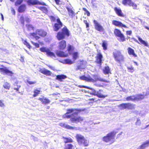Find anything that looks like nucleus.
Returning a JSON list of instances; mask_svg holds the SVG:
<instances>
[{"instance_id":"1","label":"nucleus","mask_w":149,"mask_h":149,"mask_svg":"<svg viewBox=\"0 0 149 149\" xmlns=\"http://www.w3.org/2000/svg\"><path fill=\"white\" fill-rule=\"evenodd\" d=\"M83 111L81 109H69L67 110L66 112L63 116V118H70V120L72 123H81L84 121L85 118L78 116V113Z\"/></svg>"},{"instance_id":"2","label":"nucleus","mask_w":149,"mask_h":149,"mask_svg":"<svg viewBox=\"0 0 149 149\" xmlns=\"http://www.w3.org/2000/svg\"><path fill=\"white\" fill-rule=\"evenodd\" d=\"M70 35V32L66 26L63 27L61 29V31L58 32L56 36V38L58 40H61L58 44V48L61 50L65 49L66 47L67 44L66 41L63 39L65 38V37H69Z\"/></svg>"},{"instance_id":"3","label":"nucleus","mask_w":149,"mask_h":149,"mask_svg":"<svg viewBox=\"0 0 149 149\" xmlns=\"http://www.w3.org/2000/svg\"><path fill=\"white\" fill-rule=\"evenodd\" d=\"M92 77L89 74L87 75L86 76L85 75H83L80 76L79 78L81 80L85 81L88 82H92L93 83H94L98 81L106 83L109 82V81L104 80L99 77V76L96 74H92Z\"/></svg>"},{"instance_id":"4","label":"nucleus","mask_w":149,"mask_h":149,"mask_svg":"<svg viewBox=\"0 0 149 149\" xmlns=\"http://www.w3.org/2000/svg\"><path fill=\"white\" fill-rule=\"evenodd\" d=\"M115 61L120 64H122L125 62V58L121 52L118 50H115L113 53Z\"/></svg>"},{"instance_id":"5","label":"nucleus","mask_w":149,"mask_h":149,"mask_svg":"<svg viewBox=\"0 0 149 149\" xmlns=\"http://www.w3.org/2000/svg\"><path fill=\"white\" fill-rule=\"evenodd\" d=\"M116 134V132L114 131L109 132L103 137V141L107 143H109L110 144L113 143L115 141V138Z\"/></svg>"},{"instance_id":"6","label":"nucleus","mask_w":149,"mask_h":149,"mask_svg":"<svg viewBox=\"0 0 149 149\" xmlns=\"http://www.w3.org/2000/svg\"><path fill=\"white\" fill-rule=\"evenodd\" d=\"M37 34L41 37H45L47 36V33L42 29H37L36 31V33H31L29 35L30 36L33 37L36 40H38L40 38V37L37 35Z\"/></svg>"},{"instance_id":"7","label":"nucleus","mask_w":149,"mask_h":149,"mask_svg":"<svg viewBox=\"0 0 149 149\" xmlns=\"http://www.w3.org/2000/svg\"><path fill=\"white\" fill-rule=\"evenodd\" d=\"M75 138L79 145H82L84 147H87L89 145V142L85 139L84 136L79 134H76Z\"/></svg>"},{"instance_id":"8","label":"nucleus","mask_w":149,"mask_h":149,"mask_svg":"<svg viewBox=\"0 0 149 149\" xmlns=\"http://www.w3.org/2000/svg\"><path fill=\"white\" fill-rule=\"evenodd\" d=\"M62 139L63 140L64 143L63 149H74V145L70 143L73 142V140L70 137H65L63 136Z\"/></svg>"},{"instance_id":"9","label":"nucleus","mask_w":149,"mask_h":149,"mask_svg":"<svg viewBox=\"0 0 149 149\" xmlns=\"http://www.w3.org/2000/svg\"><path fill=\"white\" fill-rule=\"evenodd\" d=\"M144 98V95L141 94H138L127 96L126 98V100L127 101H140Z\"/></svg>"},{"instance_id":"10","label":"nucleus","mask_w":149,"mask_h":149,"mask_svg":"<svg viewBox=\"0 0 149 149\" xmlns=\"http://www.w3.org/2000/svg\"><path fill=\"white\" fill-rule=\"evenodd\" d=\"M118 107L120 110H134L135 108V104L131 103H123L120 104Z\"/></svg>"},{"instance_id":"11","label":"nucleus","mask_w":149,"mask_h":149,"mask_svg":"<svg viewBox=\"0 0 149 149\" xmlns=\"http://www.w3.org/2000/svg\"><path fill=\"white\" fill-rule=\"evenodd\" d=\"M114 33L116 37L119 38L120 41L123 42L126 40L125 36L119 29H115L114 31Z\"/></svg>"},{"instance_id":"12","label":"nucleus","mask_w":149,"mask_h":149,"mask_svg":"<svg viewBox=\"0 0 149 149\" xmlns=\"http://www.w3.org/2000/svg\"><path fill=\"white\" fill-rule=\"evenodd\" d=\"M26 3L27 5L29 6L34 5L47 6L45 2H40L38 0H27L26 1Z\"/></svg>"},{"instance_id":"13","label":"nucleus","mask_w":149,"mask_h":149,"mask_svg":"<svg viewBox=\"0 0 149 149\" xmlns=\"http://www.w3.org/2000/svg\"><path fill=\"white\" fill-rule=\"evenodd\" d=\"M56 22L57 23H55L53 26V30L55 31H57L63 26L62 23L59 18L56 19Z\"/></svg>"},{"instance_id":"14","label":"nucleus","mask_w":149,"mask_h":149,"mask_svg":"<svg viewBox=\"0 0 149 149\" xmlns=\"http://www.w3.org/2000/svg\"><path fill=\"white\" fill-rule=\"evenodd\" d=\"M95 63L101 67L102 63V59L103 58V56L102 54L100 53H97L95 57Z\"/></svg>"},{"instance_id":"15","label":"nucleus","mask_w":149,"mask_h":149,"mask_svg":"<svg viewBox=\"0 0 149 149\" xmlns=\"http://www.w3.org/2000/svg\"><path fill=\"white\" fill-rule=\"evenodd\" d=\"M93 22L94 24L95 29L96 30L100 32H103L104 31V29L103 27L97 21L94 20Z\"/></svg>"},{"instance_id":"16","label":"nucleus","mask_w":149,"mask_h":149,"mask_svg":"<svg viewBox=\"0 0 149 149\" xmlns=\"http://www.w3.org/2000/svg\"><path fill=\"white\" fill-rule=\"evenodd\" d=\"M112 24L115 26L119 27H124L126 28H128L127 26L123 24L121 22L117 20H113L112 21Z\"/></svg>"},{"instance_id":"17","label":"nucleus","mask_w":149,"mask_h":149,"mask_svg":"<svg viewBox=\"0 0 149 149\" xmlns=\"http://www.w3.org/2000/svg\"><path fill=\"white\" fill-rule=\"evenodd\" d=\"M0 72L2 73H5L10 76H12L13 74V73L12 71L9 70L6 67L0 68Z\"/></svg>"},{"instance_id":"18","label":"nucleus","mask_w":149,"mask_h":149,"mask_svg":"<svg viewBox=\"0 0 149 149\" xmlns=\"http://www.w3.org/2000/svg\"><path fill=\"white\" fill-rule=\"evenodd\" d=\"M38 100L42 102L43 104H49L50 102V100L47 98L42 96V97H39Z\"/></svg>"},{"instance_id":"19","label":"nucleus","mask_w":149,"mask_h":149,"mask_svg":"<svg viewBox=\"0 0 149 149\" xmlns=\"http://www.w3.org/2000/svg\"><path fill=\"white\" fill-rule=\"evenodd\" d=\"M103 92L102 90H100L99 91H97L96 94H94V95H96L99 98H104L107 96V95H104L102 93Z\"/></svg>"},{"instance_id":"20","label":"nucleus","mask_w":149,"mask_h":149,"mask_svg":"<svg viewBox=\"0 0 149 149\" xmlns=\"http://www.w3.org/2000/svg\"><path fill=\"white\" fill-rule=\"evenodd\" d=\"M39 72L47 76H50L52 74V73L50 71L45 68L40 69L39 70Z\"/></svg>"},{"instance_id":"21","label":"nucleus","mask_w":149,"mask_h":149,"mask_svg":"<svg viewBox=\"0 0 149 149\" xmlns=\"http://www.w3.org/2000/svg\"><path fill=\"white\" fill-rule=\"evenodd\" d=\"M138 39L140 42H139L137 40H134L136 42L138 43L139 44L141 45H143L145 46L148 47V43L145 41L143 40L141 37L138 36Z\"/></svg>"},{"instance_id":"22","label":"nucleus","mask_w":149,"mask_h":149,"mask_svg":"<svg viewBox=\"0 0 149 149\" xmlns=\"http://www.w3.org/2000/svg\"><path fill=\"white\" fill-rule=\"evenodd\" d=\"M75 48L74 47L70 44H68L67 47V51L69 55L71 54L74 51Z\"/></svg>"},{"instance_id":"23","label":"nucleus","mask_w":149,"mask_h":149,"mask_svg":"<svg viewBox=\"0 0 149 149\" xmlns=\"http://www.w3.org/2000/svg\"><path fill=\"white\" fill-rule=\"evenodd\" d=\"M114 10L118 16L121 17H124V15L123 13L121 10L120 8H118L115 7L114 8Z\"/></svg>"},{"instance_id":"24","label":"nucleus","mask_w":149,"mask_h":149,"mask_svg":"<svg viewBox=\"0 0 149 149\" xmlns=\"http://www.w3.org/2000/svg\"><path fill=\"white\" fill-rule=\"evenodd\" d=\"M56 54L58 56L61 57H67L68 56V54H65L64 52L60 51L56 52Z\"/></svg>"},{"instance_id":"25","label":"nucleus","mask_w":149,"mask_h":149,"mask_svg":"<svg viewBox=\"0 0 149 149\" xmlns=\"http://www.w3.org/2000/svg\"><path fill=\"white\" fill-rule=\"evenodd\" d=\"M128 53L130 55H132L134 57H137V55L135 53L134 50L130 47L127 49Z\"/></svg>"},{"instance_id":"26","label":"nucleus","mask_w":149,"mask_h":149,"mask_svg":"<svg viewBox=\"0 0 149 149\" xmlns=\"http://www.w3.org/2000/svg\"><path fill=\"white\" fill-rule=\"evenodd\" d=\"M26 9V6L25 4H22L20 5L18 8V11L19 13L24 12Z\"/></svg>"},{"instance_id":"27","label":"nucleus","mask_w":149,"mask_h":149,"mask_svg":"<svg viewBox=\"0 0 149 149\" xmlns=\"http://www.w3.org/2000/svg\"><path fill=\"white\" fill-rule=\"evenodd\" d=\"M67 78L66 75L64 74H60L57 75L56 76V79L59 81H62L63 79H64Z\"/></svg>"},{"instance_id":"28","label":"nucleus","mask_w":149,"mask_h":149,"mask_svg":"<svg viewBox=\"0 0 149 149\" xmlns=\"http://www.w3.org/2000/svg\"><path fill=\"white\" fill-rule=\"evenodd\" d=\"M103 72L105 74H111L110 69L108 66H106L104 67L103 70Z\"/></svg>"},{"instance_id":"29","label":"nucleus","mask_w":149,"mask_h":149,"mask_svg":"<svg viewBox=\"0 0 149 149\" xmlns=\"http://www.w3.org/2000/svg\"><path fill=\"white\" fill-rule=\"evenodd\" d=\"M46 55L48 56L55 57L56 56L54 53L52 52L50 49H48L46 52Z\"/></svg>"},{"instance_id":"30","label":"nucleus","mask_w":149,"mask_h":149,"mask_svg":"<svg viewBox=\"0 0 149 149\" xmlns=\"http://www.w3.org/2000/svg\"><path fill=\"white\" fill-rule=\"evenodd\" d=\"M66 8L68 12L69 15L73 17L74 15V13L72 9L68 7H66Z\"/></svg>"},{"instance_id":"31","label":"nucleus","mask_w":149,"mask_h":149,"mask_svg":"<svg viewBox=\"0 0 149 149\" xmlns=\"http://www.w3.org/2000/svg\"><path fill=\"white\" fill-rule=\"evenodd\" d=\"M79 61L80 62V65L77 66L76 68L75 69L76 71L83 69L82 67L83 65L84 64V61L83 60H80Z\"/></svg>"},{"instance_id":"32","label":"nucleus","mask_w":149,"mask_h":149,"mask_svg":"<svg viewBox=\"0 0 149 149\" xmlns=\"http://www.w3.org/2000/svg\"><path fill=\"white\" fill-rule=\"evenodd\" d=\"M31 42L33 45L35 46L36 47L38 48L40 47V44L42 45L44 44L43 42H41L39 41H38V42L39 43L35 42L33 41H31Z\"/></svg>"},{"instance_id":"33","label":"nucleus","mask_w":149,"mask_h":149,"mask_svg":"<svg viewBox=\"0 0 149 149\" xmlns=\"http://www.w3.org/2000/svg\"><path fill=\"white\" fill-rule=\"evenodd\" d=\"M107 42L106 40H103L102 44V46L104 50H106L107 49Z\"/></svg>"},{"instance_id":"34","label":"nucleus","mask_w":149,"mask_h":149,"mask_svg":"<svg viewBox=\"0 0 149 149\" xmlns=\"http://www.w3.org/2000/svg\"><path fill=\"white\" fill-rule=\"evenodd\" d=\"M38 8L40 9L41 11H42L44 13H46L48 12V10L47 8L44 6H40L38 7Z\"/></svg>"},{"instance_id":"35","label":"nucleus","mask_w":149,"mask_h":149,"mask_svg":"<svg viewBox=\"0 0 149 149\" xmlns=\"http://www.w3.org/2000/svg\"><path fill=\"white\" fill-rule=\"evenodd\" d=\"M72 54V58L75 61L79 57V53L78 52H73Z\"/></svg>"},{"instance_id":"36","label":"nucleus","mask_w":149,"mask_h":149,"mask_svg":"<svg viewBox=\"0 0 149 149\" xmlns=\"http://www.w3.org/2000/svg\"><path fill=\"white\" fill-rule=\"evenodd\" d=\"M39 90L37 89H35L34 90L33 92L34 94L33 95V97H36V96H38L39 94L40 93V88H39Z\"/></svg>"},{"instance_id":"37","label":"nucleus","mask_w":149,"mask_h":149,"mask_svg":"<svg viewBox=\"0 0 149 149\" xmlns=\"http://www.w3.org/2000/svg\"><path fill=\"white\" fill-rule=\"evenodd\" d=\"M132 0H123L122 3L125 6L129 5L131 3Z\"/></svg>"},{"instance_id":"38","label":"nucleus","mask_w":149,"mask_h":149,"mask_svg":"<svg viewBox=\"0 0 149 149\" xmlns=\"http://www.w3.org/2000/svg\"><path fill=\"white\" fill-rule=\"evenodd\" d=\"M26 26L27 29L28 31H31V30H34L35 29L34 27L31 24H27L26 25Z\"/></svg>"},{"instance_id":"39","label":"nucleus","mask_w":149,"mask_h":149,"mask_svg":"<svg viewBox=\"0 0 149 149\" xmlns=\"http://www.w3.org/2000/svg\"><path fill=\"white\" fill-rule=\"evenodd\" d=\"M65 63L66 64L71 65L74 62L72 61L71 59L67 58L64 60Z\"/></svg>"},{"instance_id":"40","label":"nucleus","mask_w":149,"mask_h":149,"mask_svg":"<svg viewBox=\"0 0 149 149\" xmlns=\"http://www.w3.org/2000/svg\"><path fill=\"white\" fill-rule=\"evenodd\" d=\"M130 6H132L133 7V8L134 9H137V6L136 4L134 2H131V3L128 5Z\"/></svg>"},{"instance_id":"41","label":"nucleus","mask_w":149,"mask_h":149,"mask_svg":"<svg viewBox=\"0 0 149 149\" xmlns=\"http://www.w3.org/2000/svg\"><path fill=\"white\" fill-rule=\"evenodd\" d=\"M19 21L20 23L22 24L23 25L24 24V18L23 15H22L19 19Z\"/></svg>"},{"instance_id":"42","label":"nucleus","mask_w":149,"mask_h":149,"mask_svg":"<svg viewBox=\"0 0 149 149\" xmlns=\"http://www.w3.org/2000/svg\"><path fill=\"white\" fill-rule=\"evenodd\" d=\"M3 87L5 89L9 90L10 88V86L8 83L6 82L4 84Z\"/></svg>"},{"instance_id":"43","label":"nucleus","mask_w":149,"mask_h":149,"mask_svg":"<svg viewBox=\"0 0 149 149\" xmlns=\"http://www.w3.org/2000/svg\"><path fill=\"white\" fill-rule=\"evenodd\" d=\"M23 43L24 44L26 45V47L29 49H30L31 48V46L30 45L26 40H24Z\"/></svg>"},{"instance_id":"44","label":"nucleus","mask_w":149,"mask_h":149,"mask_svg":"<svg viewBox=\"0 0 149 149\" xmlns=\"http://www.w3.org/2000/svg\"><path fill=\"white\" fill-rule=\"evenodd\" d=\"M23 1V0H16L15 5V6H18L20 5Z\"/></svg>"},{"instance_id":"45","label":"nucleus","mask_w":149,"mask_h":149,"mask_svg":"<svg viewBox=\"0 0 149 149\" xmlns=\"http://www.w3.org/2000/svg\"><path fill=\"white\" fill-rule=\"evenodd\" d=\"M127 69L130 72L132 73L134 71V67L131 65L130 67H127Z\"/></svg>"},{"instance_id":"46","label":"nucleus","mask_w":149,"mask_h":149,"mask_svg":"<svg viewBox=\"0 0 149 149\" xmlns=\"http://www.w3.org/2000/svg\"><path fill=\"white\" fill-rule=\"evenodd\" d=\"M48 48L45 47H42L40 48V50L43 52H46Z\"/></svg>"},{"instance_id":"47","label":"nucleus","mask_w":149,"mask_h":149,"mask_svg":"<svg viewBox=\"0 0 149 149\" xmlns=\"http://www.w3.org/2000/svg\"><path fill=\"white\" fill-rule=\"evenodd\" d=\"M63 126L66 129L70 130H73L74 128L68 125H66L65 126V124H63Z\"/></svg>"},{"instance_id":"48","label":"nucleus","mask_w":149,"mask_h":149,"mask_svg":"<svg viewBox=\"0 0 149 149\" xmlns=\"http://www.w3.org/2000/svg\"><path fill=\"white\" fill-rule=\"evenodd\" d=\"M49 18L52 22H54L56 20L55 17L51 15L49 16Z\"/></svg>"},{"instance_id":"49","label":"nucleus","mask_w":149,"mask_h":149,"mask_svg":"<svg viewBox=\"0 0 149 149\" xmlns=\"http://www.w3.org/2000/svg\"><path fill=\"white\" fill-rule=\"evenodd\" d=\"M82 10L85 12V13L88 16H89L90 15V12L88 10L85 8H82Z\"/></svg>"},{"instance_id":"50","label":"nucleus","mask_w":149,"mask_h":149,"mask_svg":"<svg viewBox=\"0 0 149 149\" xmlns=\"http://www.w3.org/2000/svg\"><path fill=\"white\" fill-rule=\"evenodd\" d=\"M142 143L146 148L149 146V140L143 142Z\"/></svg>"},{"instance_id":"51","label":"nucleus","mask_w":149,"mask_h":149,"mask_svg":"<svg viewBox=\"0 0 149 149\" xmlns=\"http://www.w3.org/2000/svg\"><path fill=\"white\" fill-rule=\"evenodd\" d=\"M15 86H17V87H14V89L15 90H16L17 91H18L19 89V88L20 87V85H17V83H16Z\"/></svg>"},{"instance_id":"52","label":"nucleus","mask_w":149,"mask_h":149,"mask_svg":"<svg viewBox=\"0 0 149 149\" xmlns=\"http://www.w3.org/2000/svg\"><path fill=\"white\" fill-rule=\"evenodd\" d=\"M146 148L143 145L142 143L139 147L136 149H144Z\"/></svg>"},{"instance_id":"53","label":"nucleus","mask_w":149,"mask_h":149,"mask_svg":"<svg viewBox=\"0 0 149 149\" xmlns=\"http://www.w3.org/2000/svg\"><path fill=\"white\" fill-rule=\"evenodd\" d=\"M26 81L27 83L30 85L34 84L36 83V82L35 81H30L29 80H27Z\"/></svg>"},{"instance_id":"54","label":"nucleus","mask_w":149,"mask_h":149,"mask_svg":"<svg viewBox=\"0 0 149 149\" xmlns=\"http://www.w3.org/2000/svg\"><path fill=\"white\" fill-rule=\"evenodd\" d=\"M95 98H92L89 99V101H90V102L91 103H93L95 102H96L97 100L95 101Z\"/></svg>"},{"instance_id":"55","label":"nucleus","mask_w":149,"mask_h":149,"mask_svg":"<svg viewBox=\"0 0 149 149\" xmlns=\"http://www.w3.org/2000/svg\"><path fill=\"white\" fill-rule=\"evenodd\" d=\"M5 106L4 103L3 102L2 100H0V107H3Z\"/></svg>"},{"instance_id":"56","label":"nucleus","mask_w":149,"mask_h":149,"mask_svg":"<svg viewBox=\"0 0 149 149\" xmlns=\"http://www.w3.org/2000/svg\"><path fill=\"white\" fill-rule=\"evenodd\" d=\"M132 34V31L131 30L127 31H126V34L127 35H130Z\"/></svg>"},{"instance_id":"57","label":"nucleus","mask_w":149,"mask_h":149,"mask_svg":"<svg viewBox=\"0 0 149 149\" xmlns=\"http://www.w3.org/2000/svg\"><path fill=\"white\" fill-rule=\"evenodd\" d=\"M84 23L85 24L86 28H88L89 27V25L88 23L87 22L86 20H84Z\"/></svg>"},{"instance_id":"58","label":"nucleus","mask_w":149,"mask_h":149,"mask_svg":"<svg viewBox=\"0 0 149 149\" xmlns=\"http://www.w3.org/2000/svg\"><path fill=\"white\" fill-rule=\"evenodd\" d=\"M48 66L51 69L53 70L54 71H56V69L54 67H52L51 65H48Z\"/></svg>"},{"instance_id":"59","label":"nucleus","mask_w":149,"mask_h":149,"mask_svg":"<svg viewBox=\"0 0 149 149\" xmlns=\"http://www.w3.org/2000/svg\"><path fill=\"white\" fill-rule=\"evenodd\" d=\"M25 21L27 23H29L30 22V19L28 17H26L25 18Z\"/></svg>"},{"instance_id":"60","label":"nucleus","mask_w":149,"mask_h":149,"mask_svg":"<svg viewBox=\"0 0 149 149\" xmlns=\"http://www.w3.org/2000/svg\"><path fill=\"white\" fill-rule=\"evenodd\" d=\"M55 1L57 5H59V2H60V0H55Z\"/></svg>"},{"instance_id":"61","label":"nucleus","mask_w":149,"mask_h":149,"mask_svg":"<svg viewBox=\"0 0 149 149\" xmlns=\"http://www.w3.org/2000/svg\"><path fill=\"white\" fill-rule=\"evenodd\" d=\"M20 61L22 62H23L24 61V58L22 56H21L20 58Z\"/></svg>"},{"instance_id":"62","label":"nucleus","mask_w":149,"mask_h":149,"mask_svg":"<svg viewBox=\"0 0 149 149\" xmlns=\"http://www.w3.org/2000/svg\"><path fill=\"white\" fill-rule=\"evenodd\" d=\"M11 11H12V12H13V14L14 15H15V10H14V9H12Z\"/></svg>"},{"instance_id":"63","label":"nucleus","mask_w":149,"mask_h":149,"mask_svg":"<svg viewBox=\"0 0 149 149\" xmlns=\"http://www.w3.org/2000/svg\"><path fill=\"white\" fill-rule=\"evenodd\" d=\"M0 15H1V19H2L3 20H4V18H3V14L2 13H1Z\"/></svg>"},{"instance_id":"64","label":"nucleus","mask_w":149,"mask_h":149,"mask_svg":"<svg viewBox=\"0 0 149 149\" xmlns=\"http://www.w3.org/2000/svg\"><path fill=\"white\" fill-rule=\"evenodd\" d=\"M144 27H145V29H147V30H149V27H148L147 26H145Z\"/></svg>"}]
</instances>
